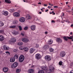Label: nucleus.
Here are the masks:
<instances>
[{
  "label": "nucleus",
  "mask_w": 73,
  "mask_h": 73,
  "mask_svg": "<svg viewBox=\"0 0 73 73\" xmlns=\"http://www.w3.org/2000/svg\"><path fill=\"white\" fill-rule=\"evenodd\" d=\"M6 54H10V53H9V52L6 51Z\"/></svg>",
  "instance_id": "obj_44"
},
{
  "label": "nucleus",
  "mask_w": 73,
  "mask_h": 73,
  "mask_svg": "<svg viewBox=\"0 0 73 73\" xmlns=\"http://www.w3.org/2000/svg\"><path fill=\"white\" fill-rule=\"evenodd\" d=\"M70 35H72V32H71L70 33Z\"/></svg>",
  "instance_id": "obj_56"
},
{
  "label": "nucleus",
  "mask_w": 73,
  "mask_h": 73,
  "mask_svg": "<svg viewBox=\"0 0 73 73\" xmlns=\"http://www.w3.org/2000/svg\"><path fill=\"white\" fill-rule=\"evenodd\" d=\"M10 41L11 42H15L16 41V39L14 38H11V39Z\"/></svg>",
  "instance_id": "obj_21"
},
{
  "label": "nucleus",
  "mask_w": 73,
  "mask_h": 73,
  "mask_svg": "<svg viewBox=\"0 0 73 73\" xmlns=\"http://www.w3.org/2000/svg\"><path fill=\"white\" fill-rule=\"evenodd\" d=\"M53 15H55V13H54H54H53L52 14Z\"/></svg>",
  "instance_id": "obj_59"
},
{
  "label": "nucleus",
  "mask_w": 73,
  "mask_h": 73,
  "mask_svg": "<svg viewBox=\"0 0 73 73\" xmlns=\"http://www.w3.org/2000/svg\"><path fill=\"white\" fill-rule=\"evenodd\" d=\"M18 23V22L17 21H13V24H16Z\"/></svg>",
  "instance_id": "obj_33"
},
{
  "label": "nucleus",
  "mask_w": 73,
  "mask_h": 73,
  "mask_svg": "<svg viewBox=\"0 0 73 73\" xmlns=\"http://www.w3.org/2000/svg\"><path fill=\"white\" fill-rule=\"evenodd\" d=\"M73 27V24H71V25L70 27Z\"/></svg>",
  "instance_id": "obj_51"
},
{
  "label": "nucleus",
  "mask_w": 73,
  "mask_h": 73,
  "mask_svg": "<svg viewBox=\"0 0 73 73\" xmlns=\"http://www.w3.org/2000/svg\"><path fill=\"white\" fill-rule=\"evenodd\" d=\"M45 34H46V35H47V34H48V32L47 31H45Z\"/></svg>",
  "instance_id": "obj_48"
},
{
  "label": "nucleus",
  "mask_w": 73,
  "mask_h": 73,
  "mask_svg": "<svg viewBox=\"0 0 73 73\" xmlns=\"http://www.w3.org/2000/svg\"><path fill=\"white\" fill-rule=\"evenodd\" d=\"M41 4V2H39L38 3V4Z\"/></svg>",
  "instance_id": "obj_55"
},
{
  "label": "nucleus",
  "mask_w": 73,
  "mask_h": 73,
  "mask_svg": "<svg viewBox=\"0 0 73 73\" xmlns=\"http://www.w3.org/2000/svg\"><path fill=\"white\" fill-rule=\"evenodd\" d=\"M20 71H21V70L18 69H17L16 72H17V73H19V72H20Z\"/></svg>",
  "instance_id": "obj_36"
},
{
  "label": "nucleus",
  "mask_w": 73,
  "mask_h": 73,
  "mask_svg": "<svg viewBox=\"0 0 73 73\" xmlns=\"http://www.w3.org/2000/svg\"><path fill=\"white\" fill-rule=\"evenodd\" d=\"M19 21L21 23H24L25 21V19L24 17H22L19 19Z\"/></svg>",
  "instance_id": "obj_9"
},
{
  "label": "nucleus",
  "mask_w": 73,
  "mask_h": 73,
  "mask_svg": "<svg viewBox=\"0 0 73 73\" xmlns=\"http://www.w3.org/2000/svg\"><path fill=\"white\" fill-rule=\"evenodd\" d=\"M16 27V26H12L10 27V28H15Z\"/></svg>",
  "instance_id": "obj_40"
},
{
  "label": "nucleus",
  "mask_w": 73,
  "mask_h": 73,
  "mask_svg": "<svg viewBox=\"0 0 73 73\" xmlns=\"http://www.w3.org/2000/svg\"><path fill=\"white\" fill-rule=\"evenodd\" d=\"M28 29V27H26L24 28V30H27Z\"/></svg>",
  "instance_id": "obj_39"
},
{
  "label": "nucleus",
  "mask_w": 73,
  "mask_h": 73,
  "mask_svg": "<svg viewBox=\"0 0 73 73\" xmlns=\"http://www.w3.org/2000/svg\"><path fill=\"white\" fill-rule=\"evenodd\" d=\"M18 11L19 12H20V10H19Z\"/></svg>",
  "instance_id": "obj_61"
},
{
  "label": "nucleus",
  "mask_w": 73,
  "mask_h": 73,
  "mask_svg": "<svg viewBox=\"0 0 73 73\" xmlns=\"http://www.w3.org/2000/svg\"><path fill=\"white\" fill-rule=\"evenodd\" d=\"M3 49L6 50H9V47L6 46V45H4L3 46Z\"/></svg>",
  "instance_id": "obj_13"
},
{
  "label": "nucleus",
  "mask_w": 73,
  "mask_h": 73,
  "mask_svg": "<svg viewBox=\"0 0 73 73\" xmlns=\"http://www.w3.org/2000/svg\"><path fill=\"white\" fill-rule=\"evenodd\" d=\"M41 58V55L40 54H37L35 55V58L37 60L40 59Z\"/></svg>",
  "instance_id": "obj_6"
},
{
  "label": "nucleus",
  "mask_w": 73,
  "mask_h": 73,
  "mask_svg": "<svg viewBox=\"0 0 73 73\" xmlns=\"http://www.w3.org/2000/svg\"><path fill=\"white\" fill-rule=\"evenodd\" d=\"M35 50H36V49H35L33 48H31L29 50L30 53L31 54L33 53Z\"/></svg>",
  "instance_id": "obj_11"
},
{
  "label": "nucleus",
  "mask_w": 73,
  "mask_h": 73,
  "mask_svg": "<svg viewBox=\"0 0 73 73\" xmlns=\"http://www.w3.org/2000/svg\"><path fill=\"white\" fill-rule=\"evenodd\" d=\"M23 50H24L25 52H28V50H29V49H28V47H24Z\"/></svg>",
  "instance_id": "obj_23"
},
{
  "label": "nucleus",
  "mask_w": 73,
  "mask_h": 73,
  "mask_svg": "<svg viewBox=\"0 0 73 73\" xmlns=\"http://www.w3.org/2000/svg\"><path fill=\"white\" fill-rule=\"evenodd\" d=\"M66 22H68V19H66V21H65Z\"/></svg>",
  "instance_id": "obj_53"
},
{
  "label": "nucleus",
  "mask_w": 73,
  "mask_h": 73,
  "mask_svg": "<svg viewBox=\"0 0 73 73\" xmlns=\"http://www.w3.org/2000/svg\"><path fill=\"white\" fill-rule=\"evenodd\" d=\"M15 61V59L14 58H10V61L11 62H13Z\"/></svg>",
  "instance_id": "obj_18"
},
{
  "label": "nucleus",
  "mask_w": 73,
  "mask_h": 73,
  "mask_svg": "<svg viewBox=\"0 0 73 73\" xmlns=\"http://www.w3.org/2000/svg\"><path fill=\"white\" fill-rule=\"evenodd\" d=\"M59 65L61 66L62 65V61H60L58 63Z\"/></svg>",
  "instance_id": "obj_31"
},
{
  "label": "nucleus",
  "mask_w": 73,
  "mask_h": 73,
  "mask_svg": "<svg viewBox=\"0 0 73 73\" xmlns=\"http://www.w3.org/2000/svg\"><path fill=\"white\" fill-rule=\"evenodd\" d=\"M47 5H44V7H46L47 6Z\"/></svg>",
  "instance_id": "obj_54"
},
{
  "label": "nucleus",
  "mask_w": 73,
  "mask_h": 73,
  "mask_svg": "<svg viewBox=\"0 0 73 73\" xmlns=\"http://www.w3.org/2000/svg\"><path fill=\"white\" fill-rule=\"evenodd\" d=\"M44 73V71H43V70H40L38 72V73Z\"/></svg>",
  "instance_id": "obj_37"
},
{
  "label": "nucleus",
  "mask_w": 73,
  "mask_h": 73,
  "mask_svg": "<svg viewBox=\"0 0 73 73\" xmlns=\"http://www.w3.org/2000/svg\"><path fill=\"white\" fill-rule=\"evenodd\" d=\"M24 60V56L23 55L20 56L19 58V62H23Z\"/></svg>",
  "instance_id": "obj_1"
},
{
  "label": "nucleus",
  "mask_w": 73,
  "mask_h": 73,
  "mask_svg": "<svg viewBox=\"0 0 73 73\" xmlns=\"http://www.w3.org/2000/svg\"><path fill=\"white\" fill-rule=\"evenodd\" d=\"M18 28L19 29V31H21L22 30H23V29H22V27H21V26H18Z\"/></svg>",
  "instance_id": "obj_32"
},
{
  "label": "nucleus",
  "mask_w": 73,
  "mask_h": 73,
  "mask_svg": "<svg viewBox=\"0 0 73 73\" xmlns=\"http://www.w3.org/2000/svg\"><path fill=\"white\" fill-rule=\"evenodd\" d=\"M2 13L3 15H5V16H8V12L7 11H3L2 12Z\"/></svg>",
  "instance_id": "obj_7"
},
{
  "label": "nucleus",
  "mask_w": 73,
  "mask_h": 73,
  "mask_svg": "<svg viewBox=\"0 0 73 73\" xmlns=\"http://www.w3.org/2000/svg\"><path fill=\"white\" fill-rule=\"evenodd\" d=\"M4 40V37L2 35L0 36V41H2Z\"/></svg>",
  "instance_id": "obj_19"
},
{
  "label": "nucleus",
  "mask_w": 73,
  "mask_h": 73,
  "mask_svg": "<svg viewBox=\"0 0 73 73\" xmlns=\"http://www.w3.org/2000/svg\"><path fill=\"white\" fill-rule=\"evenodd\" d=\"M42 69L43 70H47L48 69V68H47V66H43L41 67Z\"/></svg>",
  "instance_id": "obj_16"
},
{
  "label": "nucleus",
  "mask_w": 73,
  "mask_h": 73,
  "mask_svg": "<svg viewBox=\"0 0 73 73\" xmlns=\"http://www.w3.org/2000/svg\"><path fill=\"white\" fill-rule=\"evenodd\" d=\"M54 8H58V6H54Z\"/></svg>",
  "instance_id": "obj_47"
},
{
  "label": "nucleus",
  "mask_w": 73,
  "mask_h": 73,
  "mask_svg": "<svg viewBox=\"0 0 73 73\" xmlns=\"http://www.w3.org/2000/svg\"><path fill=\"white\" fill-rule=\"evenodd\" d=\"M13 15L14 16H15V17H19L20 16V14L19 13L17 12L14 13H13Z\"/></svg>",
  "instance_id": "obj_12"
},
{
  "label": "nucleus",
  "mask_w": 73,
  "mask_h": 73,
  "mask_svg": "<svg viewBox=\"0 0 73 73\" xmlns=\"http://www.w3.org/2000/svg\"><path fill=\"white\" fill-rule=\"evenodd\" d=\"M4 31L3 30H0V33H3Z\"/></svg>",
  "instance_id": "obj_43"
},
{
  "label": "nucleus",
  "mask_w": 73,
  "mask_h": 73,
  "mask_svg": "<svg viewBox=\"0 0 73 73\" xmlns=\"http://www.w3.org/2000/svg\"><path fill=\"white\" fill-rule=\"evenodd\" d=\"M5 1L6 3H11V1L10 0H5Z\"/></svg>",
  "instance_id": "obj_27"
},
{
  "label": "nucleus",
  "mask_w": 73,
  "mask_h": 73,
  "mask_svg": "<svg viewBox=\"0 0 73 73\" xmlns=\"http://www.w3.org/2000/svg\"><path fill=\"white\" fill-rule=\"evenodd\" d=\"M17 32H16V31L13 32V34L14 35H17Z\"/></svg>",
  "instance_id": "obj_38"
},
{
  "label": "nucleus",
  "mask_w": 73,
  "mask_h": 73,
  "mask_svg": "<svg viewBox=\"0 0 73 73\" xmlns=\"http://www.w3.org/2000/svg\"><path fill=\"white\" fill-rule=\"evenodd\" d=\"M13 52H17V50L16 49H14L13 50Z\"/></svg>",
  "instance_id": "obj_42"
},
{
  "label": "nucleus",
  "mask_w": 73,
  "mask_h": 73,
  "mask_svg": "<svg viewBox=\"0 0 73 73\" xmlns=\"http://www.w3.org/2000/svg\"><path fill=\"white\" fill-rule=\"evenodd\" d=\"M49 51L50 52H54V49L52 48H49Z\"/></svg>",
  "instance_id": "obj_29"
},
{
  "label": "nucleus",
  "mask_w": 73,
  "mask_h": 73,
  "mask_svg": "<svg viewBox=\"0 0 73 73\" xmlns=\"http://www.w3.org/2000/svg\"><path fill=\"white\" fill-rule=\"evenodd\" d=\"M39 13L40 14H41V13H42V12H39Z\"/></svg>",
  "instance_id": "obj_57"
},
{
  "label": "nucleus",
  "mask_w": 73,
  "mask_h": 73,
  "mask_svg": "<svg viewBox=\"0 0 73 73\" xmlns=\"http://www.w3.org/2000/svg\"><path fill=\"white\" fill-rule=\"evenodd\" d=\"M56 42L58 43H61L62 42V40L60 39V38H58L56 40Z\"/></svg>",
  "instance_id": "obj_10"
},
{
  "label": "nucleus",
  "mask_w": 73,
  "mask_h": 73,
  "mask_svg": "<svg viewBox=\"0 0 73 73\" xmlns=\"http://www.w3.org/2000/svg\"><path fill=\"white\" fill-rule=\"evenodd\" d=\"M43 49L45 50H47L48 48H49V46L48 45H44L43 47Z\"/></svg>",
  "instance_id": "obj_17"
},
{
  "label": "nucleus",
  "mask_w": 73,
  "mask_h": 73,
  "mask_svg": "<svg viewBox=\"0 0 73 73\" xmlns=\"http://www.w3.org/2000/svg\"><path fill=\"white\" fill-rule=\"evenodd\" d=\"M66 4H68V2H66Z\"/></svg>",
  "instance_id": "obj_58"
},
{
  "label": "nucleus",
  "mask_w": 73,
  "mask_h": 73,
  "mask_svg": "<svg viewBox=\"0 0 73 73\" xmlns=\"http://www.w3.org/2000/svg\"><path fill=\"white\" fill-rule=\"evenodd\" d=\"M32 17L31 16L29 15H27V16L26 19L27 20H28V19H31Z\"/></svg>",
  "instance_id": "obj_22"
},
{
  "label": "nucleus",
  "mask_w": 73,
  "mask_h": 73,
  "mask_svg": "<svg viewBox=\"0 0 73 73\" xmlns=\"http://www.w3.org/2000/svg\"><path fill=\"white\" fill-rule=\"evenodd\" d=\"M67 37L68 39H69L70 40H71L72 39H73V36H71L70 37L67 36Z\"/></svg>",
  "instance_id": "obj_28"
},
{
  "label": "nucleus",
  "mask_w": 73,
  "mask_h": 73,
  "mask_svg": "<svg viewBox=\"0 0 73 73\" xmlns=\"http://www.w3.org/2000/svg\"><path fill=\"white\" fill-rule=\"evenodd\" d=\"M22 40L23 42H27L29 41V40L27 38H23L22 39Z\"/></svg>",
  "instance_id": "obj_8"
},
{
  "label": "nucleus",
  "mask_w": 73,
  "mask_h": 73,
  "mask_svg": "<svg viewBox=\"0 0 73 73\" xmlns=\"http://www.w3.org/2000/svg\"><path fill=\"white\" fill-rule=\"evenodd\" d=\"M31 29L32 31H35L36 29V26L33 25L31 27Z\"/></svg>",
  "instance_id": "obj_15"
},
{
  "label": "nucleus",
  "mask_w": 73,
  "mask_h": 73,
  "mask_svg": "<svg viewBox=\"0 0 73 73\" xmlns=\"http://www.w3.org/2000/svg\"><path fill=\"white\" fill-rule=\"evenodd\" d=\"M14 58L15 59V58H16V59H17V58H19V56H18V55H17V54H15L14 56Z\"/></svg>",
  "instance_id": "obj_26"
},
{
  "label": "nucleus",
  "mask_w": 73,
  "mask_h": 73,
  "mask_svg": "<svg viewBox=\"0 0 73 73\" xmlns=\"http://www.w3.org/2000/svg\"><path fill=\"white\" fill-rule=\"evenodd\" d=\"M3 70L4 72L6 73V72H7L8 71V68L7 67H4L3 68Z\"/></svg>",
  "instance_id": "obj_14"
},
{
  "label": "nucleus",
  "mask_w": 73,
  "mask_h": 73,
  "mask_svg": "<svg viewBox=\"0 0 73 73\" xmlns=\"http://www.w3.org/2000/svg\"><path fill=\"white\" fill-rule=\"evenodd\" d=\"M65 55H66V53H65V52L62 51H61L60 52V57H64Z\"/></svg>",
  "instance_id": "obj_3"
},
{
  "label": "nucleus",
  "mask_w": 73,
  "mask_h": 73,
  "mask_svg": "<svg viewBox=\"0 0 73 73\" xmlns=\"http://www.w3.org/2000/svg\"><path fill=\"white\" fill-rule=\"evenodd\" d=\"M54 67L52 66H50L49 67V71H50V72H53V71H54Z\"/></svg>",
  "instance_id": "obj_4"
},
{
  "label": "nucleus",
  "mask_w": 73,
  "mask_h": 73,
  "mask_svg": "<svg viewBox=\"0 0 73 73\" xmlns=\"http://www.w3.org/2000/svg\"><path fill=\"white\" fill-rule=\"evenodd\" d=\"M4 24L3 23V22L0 21V27H3V26H4Z\"/></svg>",
  "instance_id": "obj_25"
},
{
  "label": "nucleus",
  "mask_w": 73,
  "mask_h": 73,
  "mask_svg": "<svg viewBox=\"0 0 73 73\" xmlns=\"http://www.w3.org/2000/svg\"><path fill=\"white\" fill-rule=\"evenodd\" d=\"M48 11H49V10L47 9V10H45V12H48Z\"/></svg>",
  "instance_id": "obj_52"
},
{
  "label": "nucleus",
  "mask_w": 73,
  "mask_h": 73,
  "mask_svg": "<svg viewBox=\"0 0 73 73\" xmlns=\"http://www.w3.org/2000/svg\"><path fill=\"white\" fill-rule=\"evenodd\" d=\"M45 59L46 61H49L51 60V56L49 55H46L45 56Z\"/></svg>",
  "instance_id": "obj_2"
},
{
  "label": "nucleus",
  "mask_w": 73,
  "mask_h": 73,
  "mask_svg": "<svg viewBox=\"0 0 73 73\" xmlns=\"http://www.w3.org/2000/svg\"><path fill=\"white\" fill-rule=\"evenodd\" d=\"M39 44H36L35 47L36 48H39Z\"/></svg>",
  "instance_id": "obj_41"
},
{
  "label": "nucleus",
  "mask_w": 73,
  "mask_h": 73,
  "mask_svg": "<svg viewBox=\"0 0 73 73\" xmlns=\"http://www.w3.org/2000/svg\"><path fill=\"white\" fill-rule=\"evenodd\" d=\"M23 44V43L22 42H19L18 43V45H19V46L22 45Z\"/></svg>",
  "instance_id": "obj_30"
},
{
  "label": "nucleus",
  "mask_w": 73,
  "mask_h": 73,
  "mask_svg": "<svg viewBox=\"0 0 73 73\" xmlns=\"http://www.w3.org/2000/svg\"><path fill=\"white\" fill-rule=\"evenodd\" d=\"M17 65H18V63L17 62H15L11 65V67L12 68H16V67L17 66Z\"/></svg>",
  "instance_id": "obj_5"
},
{
  "label": "nucleus",
  "mask_w": 73,
  "mask_h": 73,
  "mask_svg": "<svg viewBox=\"0 0 73 73\" xmlns=\"http://www.w3.org/2000/svg\"><path fill=\"white\" fill-rule=\"evenodd\" d=\"M48 44L50 45H51L52 43H53V41L52 40H50L48 42Z\"/></svg>",
  "instance_id": "obj_24"
},
{
  "label": "nucleus",
  "mask_w": 73,
  "mask_h": 73,
  "mask_svg": "<svg viewBox=\"0 0 73 73\" xmlns=\"http://www.w3.org/2000/svg\"><path fill=\"white\" fill-rule=\"evenodd\" d=\"M34 72V70L33 69H30L28 71V72L29 73H33Z\"/></svg>",
  "instance_id": "obj_20"
},
{
  "label": "nucleus",
  "mask_w": 73,
  "mask_h": 73,
  "mask_svg": "<svg viewBox=\"0 0 73 73\" xmlns=\"http://www.w3.org/2000/svg\"><path fill=\"white\" fill-rule=\"evenodd\" d=\"M21 35H22V36H24L25 35L23 33H21Z\"/></svg>",
  "instance_id": "obj_46"
},
{
  "label": "nucleus",
  "mask_w": 73,
  "mask_h": 73,
  "mask_svg": "<svg viewBox=\"0 0 73 73\" xmlns=\"http://www.w3.org/2000/svg\"><path fill=\"white\" fill-rule=\"evenodd\" d=\"M52 23H55V22L54 21H53V20L52 21Z\"/></svg>",
  "instance_id": "obj_50"
},
{
  "label": "nucleus",
  "mask_w": 73,
  "mask_h": 73,
  "mask_svg": "<svg viewBox=\"0 0 73 73\" xmlns=\"http://www.w3.org/2000/svg\"><path fill=\"white\" fill-rule=\"evenodd\" d=\"M53 4L51 5V7L53 6Z\"/></svg>",
  "instance_id": "obj_62"
},
{
  "label": "nucleus",
  "mask_w": 73,
  "mask_h": 73,
  "mask_svg": "<svg viewBox=\"0 0 73 73\" xmlns=\"http://www.w3.org/2000/svg\"><path fill=\"white\" fill-rule=\"evenodd\" d=\"M50 14H52V13H50Z\"/></svg>",
  "instance_id": "obj_64"
},
{
  "label": "nucleus",
  "mask_w": 73,
  "mask_h": 73,
  "mask_svg": "<svg viewBox=\"0 0 73 73\" xmlns=\"http://www.w3.org/2000/svg\"><path fill=\"white\" fill-rule=\"evenodd\" d=\"M10 11H11V12H13V11H14V9H11L10 10Z\"/></svg>",
  "instance_id": "obj_45"
},
{
  "label": "nucleus",
  "mask_w": 73,
  "mask_h": 73,
  "mask_svg": "<svg viewBox=\"0 0 73 73\" xmlns=\"http://www.w3.org/2000/svg\"><path fill=\"white\" fill-rule=\"evenodd\" d=\"M63 38H64V40H65V41H68V38H67V37H66V36H64Z\"/></svg>",
  "instance_id": "obj_34"
},
{
  "label": "nucleus",
  "mask_w": 73,
  "mask_h": 73,
  "mask_svg": "<svg viewBox=\"0 0 73 73\" xmlns=\"http://www.w3.org/2000/svg\"><path fill=\"white\" fill-rule=\"evenodd\" d=\"M48 8L49 9H50V6H48Z\"/></svg>",
  "instance_id": "obj_60"
},
{
  "label": "nucleus",
  "mask_w": 73,
  "mask_h": 73,
  "mask_svg": "<svg viewBox=\"0 0 73 73\" xmlns=\"http://www.w3.org/2000/svg\"><path fill=\"white\" fill-rule=\"evenodd\" d=\"M52 13H54V11H52Z\"/></svg>",
  "instance_id": "obj_63"
},
{
  "label": "nucleus",
  "mask_w": 73,
  "mask_h": 73,
  "mask_svg": "<svg viewBox=\"0 0 73 73\" xmlns=\"http://www.w3.org/2000/svg\"><path fill=\"white\" fill-rule=\"evenodd\" d=\"M19 49L20 50H23L24 49V47H22V46H21L19 48Z\"/></svg>",
  "instance_id": "obj_35"
},
{
  "label": "nucleus",
  "mask_w": 73,
  "mask_h": 73,
  "mask_svg": "<svg viewBox=\"0 0 73 73\" xmlns=\"http://www.w3.org/2000/svg\"><path fill=\"white\" fill-rule=\"evenodd\" d=\"M70 73H73V70H71L70 71Z\"/></svg>",
  "instance_id": "obj_49"
}]
</instances>
